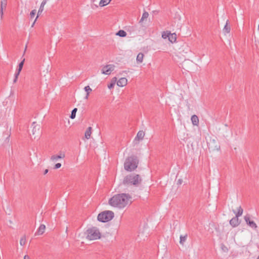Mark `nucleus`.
<instances>
[{
	"label": "nucleus",
	"mask_w": 259,
	"mask_h": 259,
	"mask_svg": "<svg viewBox=\"0 0 259 259\" xmlns=\"http://www.w3.org/2000/svg\"><path fill=\"white\" fill-rule=\"evenodd\" d=\"M132 197L128 194L121 193L115 195L109 200V204L115 207L121 209L132 203Z\"/></svg>",
	"instance_id": "obj_1"
},
{
	"label": "nucleus",
	"mask_w": 259,
	"mask_h": 259,
	"mask_svg": "<svg viewBox=\"0 0 259 259\" xmlns=\"http://www.w3.org/2000/svg\"><path fill=\"white\" fill-rule=\"evenodd\" d=\"M142 179L140 175L132 174L124 177L123 180V184L127 186H134L138 187L141 183Z\"/></svg>",
	"instance_id": "obj_2"
},
{
	"label": "nucleus",
	"mask_w": 259,
	"mask_h": 259,
	"mask_svg": "<svg viewBox=\"0 0 259 259\" xmlns=\"http://www.w3.org/2000/svg\"><path fill=\"white\" fill-rule=\"evenodd\" d=\"M138 164V160L136 157H129L126 159L124 162V169L127 171H132L137 167Z\"/></svg>",
	"instance_id": "obj_3"
},
{
	"label": "nucleus",
	"mask_w": 259,
	"mask_h": 259,
	"mask_svg": "<svg viewBox=\"0 0 259 259\" xmlns=\"http://www.w3.org/2000/svg\"><path fill=\"white\" fill-rule=\"evenodd\" d=\"M87 239L89 240H94L99 239L101 236L98 229L96 228L89 229L87 231Z\"/></svg>",
	"instance_id": "obj_4"
},
{
	"label": "nucleus",
	"mask_w": 259,
	"mask_h": 259,
	"mask_svg": "<svg viewBox=\"0 0 259 259\" xmlns=\"http://www.w3.org/2000/svg\"><path fill=\"white\" fill-rule=\"evenodd\" d=\"M113 217L114 213L112 211L107 210L98 214V220L101 222H107L111 220Z\"/></svg>",
	"instance_id": "obj_5"
},
{
	"label": "nucleus",
	"mask_w": 259,
	"mask_h": 259,
	"mask_svg": "<svg viewBox=\"0 0 259 259\" xmlns=\"http://www.w3.org/2000/svg\"><path fill=\"white\" fill-rule=\"evenodd\" d=\"M115 66L113 64H108L103 66L101 69L102 74L106 75H110L114 70Z\"/></svg>",
	"instance_id": "obj_6"
},
{
	"label": "nucleus",
	"mask_w": 259,
	"mask_h": 259,
	"mask_svg": "<svg viewBox=\"0 0 259 259\" xmlns=\"http://www.w3.org/2000/svg\"><path fill=\"white\" fill-rule=\"evenodd\" d=\"M244 220L246 222V223L250 227H251V228L253 229H256V228H257V226L256 225V224H255V223L253 221H251L250 220V216L249 214H246L244 216Z\"/></svg>",
	"instance_id": "obj_7"
},
{
	"label": "nucleus",
	"mask_w": 259,
	"mask_h": 259,
	"mask_svg": "<svg viewBox=\"0 0 259 259\" xmlns=\"http://www.w3.org/2000/svg\"><path fill=\"white\" fill-rule=\"evenodd\" d=\"M32 126H33V129L32 131V135H35L34 137V138L35 139L36 137H38L40 135V125L38 124H35V122H33L32 123Z\"/></svg>",
	"instance_id": "obj_8"
},
{
	"label": "nucleus",
	"mask_w": 259,
	"mask_h": 259,
	"mask_svg": "<svg viewBox=\"0 0 259 259\" xmlns=\"http://www.w3.org/2000/svg\"><path fill=\"white\" fill-rule=\"evenodd\" d=\"M11 135V128H7L6 131L3 133V137L4 139V144H8L10 141V137Z\"/></svg>",
	"instance_id": "obj_9"
},
{
	"label": "nucleus",
	"mask_w": 259,
	"mask_h": 259,
	"mask_svg": "<svg viewBox=\"0 0 259 259\" xmlns=\"http://www.w3.org/2000/svg\"><path fill=\"white\" fill-rule=\"evenodd\" d=\"M47 2V0H43L42 2H41V5H40V7H39V9L38 11L37 16L36 17L34 22L32 24V27L33 26V25L34 24V23H35L36 19L37 18L38 15H40L42 12V11H44V7H45V5L46 4Z\"/></svg>",
	"instance_id": "obj_10"
},
{
	"label": "nucleus",
	"mask_w": 259,
	"mask_h": 259,
	"mask_svg": "<svg viewBox=\"0 0 259 259\" xmlns=\"http://www.w3.org/2000/svg\"><path fill=\"white\" fill-rule=\"evenodd\" d=\"M127 83V79L125 77H121L117 81V85L120 87L125 86Z\"/></svg>",
	"instance_id": "obj_11"
},
{
	"label": "nucleus",
	"mask_w": 259,
	"mask_h": 259,
	"mask_svg": "<svg viewBox=\"0 0 259 259\" xmlns=\"http://www.w3.org/2000/svg\"><path fill=\"white\" fill-rule=\"evenodd\" d=\"M239 224L238 218L236 216L230 221V224L233 227L238 226Z\"/></svg>",
	"instance_id": "obj_12"
},
{
	"label": "nucleus",
	"mask_w": 259,
	"mask_h": 259,
	"mask_svg": "<svg viewBox=\"0 0 259 259\" xmlns=\"http://www.w3.org/2000/svg\"><path fill=\"white\" fill-rule=\"evenodd\" d=\"M46 226L44 224H41L39 226V228L37 230L35 233V235H42L45 231Z\"/></svg>",
	"instance_id": "obj_13"
},
{
	"label": "nucleus",
	"mask_w": 259,
	"mask_h": 259,
	"mask_svg": "<svg viewBox=\"0 0 259 259\" xmlns=\"http://www.w3.org/2000/svg\"><path fill=\"white\" fill-rule=\"evenodd\" d=\"M229 24V20H227L223 29V32L225 35L228 34L230 32L231 28Z\"/></svg>",
	"instance_id": "obj_14"
},
{
	"label": "nucleus",
	"mask_w": 259,
	"mask_h": 259,
	"mask_svg": "<svg viewBox=\"0 0 259 259\" xmlns=\"http://www.w3.org/2000/svg\"><path fill=\"white\" fill-rule=\"evenodd\" d=\"M145 136V133L143 131H140L137 134L136 137L135 138V140L140 141L143 139Z\"/></svg>",
	"instance_id": "obj_15"
},
{
	"label": "nucleus",
	"mask_w": 259,
	"mask_h": 259,
	"mask_svg": "<svg viewBox=\"0 0 259 259\" xmlns=\"http://www.w3.org/2000/svg\"><path fill=\"white\" fill-rule=\"evenodd\" d=\"M65 156V154L64 153H60V155H54L51 156V160L55 162L57 161L59 159L64 158Z\"/></svg>",
	"instance_id": "obj_16"
},
{
	"label": "nucleus",
	"mask_w": 259,
	"mask_h": 259,
	"mask_svg": "<svg viewBox=\"0 0 259 259\" xmlns=\"http://www.w3.org/2000/svg\"><path fill=\"white\" fill-rule=\"evenodd\" d=\"M191 120L192 124L194 125H198L199 124V118L196 115H193L191 116Z\"/></svg>",
	"instance_id": "obj_17"
},
{
	"label": "nucleus",
	"mask_w": 259,
	"mask_h": 259,
	"mask_svg": "<svg viewBox=\"0 0 259 259\" xmlns=\"http://www.w3.org/2000/svg\"><path fill=\"white\" fill-rule=\"evenodd\" d=\"M243 211V210L240 206L237 208V211L236 212L235 211L233 210L234 213H235V216L238 218L242 215Z\"/></svg>",
	"instance_id": "obj_18"
},
{
	"label": "nucleus",
	"mask_w": 259,
	"mask_h": 259,
	"mask_svg": "<svg viewBox=\"0 0 259 259\" xmlns=\"http://www.w3.org/2000/svg\"><path fill=\"white\" fill-rule=\"evenodd\" d=\"M168 39L171 42H175L177 39L176 34L175 33H171L170 32Z\"/></svg>",
	"instance_id": "obj_19"
},
{
	"label": "nucleus",
	"mask_w": 259,
	"mask_h": 259,
	"mask_svg": "<svg viewBox=\"0 0 259 259\" xmlns=\"http://www.w3.org/2000/svg\"><path fill=\"white\" fill-rule=\"evenodd\" d=\"M92 134V127H89L85 132L84 136L87 139H89Z\"/></svg>",
	"instance_id": "obj_20"
},
{
	"label": "nucleus",
	"mask_w": 259,
	"mask_h": 259,
	"mask_svg": "<svg viewBox=\"0 0 259 259\" xmlns=\"http://www.w3.org/2000/svg\"><path fill=\"white\" fill-rule=\"evenodd\" d=\"M149 16V14L148 12L144 11L142 14V16L141 19L139 21V23H142L145 19H146Z\"/></svg>",
	"instance_id": "obj_21"
},
{
	"label": "nucleus",
	"mask_w": 259,
	"mask_h": 259,
	"mask_svg": "<svg viewBox=\"0 0 259 259\" xmlns=\"http://www.w3.org/2000/svg\"><path fill=\"white\" fill-rule=\"evenodd\" d=\"M112 0H101L99 3V6L100 7H104L107 5Z\"/></svg>",
	"instance_id": "obj_22"
},
{
	"label": "nucleus",
	"mask_w": 259,
	"mask_h": 259,
	"mask_svg": "<svg viewBox=\"0 0 259 259\" xmlns=\"http://www.w3.org/2000/svg\"><path fill=\"white\" fill-rule=\"evenodd\" d=\"M126 32L123 30H119L116 34V35L120 37H125L126 36Z\"/></svg>",
	"instance_id": "obj_23"
},
{
	"label": "nucleus",
	"mask_w": 259,
	"mask_h": 259,
	"mask_svg": "<svg viewBox=\"0 0 259 259\" xmlns=\"http://www.w3.org/2000/svg\"><path fill=\"white\" fill-rule=\"evenodd\" d=\"M24 59H23V60L22 61H21L19 64V67H18V68L16 70V72H17V75H19L20 74V72H21L22 69V67L23 66V65H24Z\"/></svg>",
	"instance_id": "obj_24"
},
{
	"label": "nucleus",
	"mask_w": 259,
	"mask_h": 259,
	"mask_svg": "<svg viewBox=\"0 0 259 259\" xmlns=\"http://www.w3.org/2000/svg\"><path fill=\"white\" fill-rule=\"evenodd\" d=\"M187 238V235L186 234L184 236L181 235L180 237V243L183 245Z\"/></svg>",
	"instance_id": "obj_25"
},
{
	"label": "nucleus",
	"mask_w": 259,
	"mask_h": 259,
	"mask_svg": "<svg viewBox=\"0 0 259 259\" xmlns=\"http://www.w3.org/2000/svg\"><path fill=\"white\" fill-rule=\"evenodd\" d=\"M7 6V0H3L1 1V17L3 15V8H6Z\"/></svg>",
	"instance_id": "obj_26"
},
{
	"label": "nucleus",
	"mask_w": 259,
	"mask_h": 259,
	"mask_svg": "<svg viewBox=\"0 0 259 259\" xmlns=\"http://www.w3.org/2000/svg\"><path fill=\"white\" fill-rule=\"evenodd\" d=\"M144 55L142 53H139L137 56V61L142 63L143 60Z\"/></svg>",
	"instance_id": "obj_27"
},
{
	"label": "nucleus",
	"mask_w": 259,
	"mask_h": 259,
	"mask_svg": "<svg viewBox=\"0 0 259 259\" xmlns=\"http://www.w3.org/2000/svg\"><path fill=\"white\" fill-rule=\"evenodd\" d=\"M77 108H74L71 113V115L70 116V118L74 119L75 117L76 116V113L77 112Z\"/></svg>",
	"instance_id": "obj_28"
},
{
	"label": "nucleus",
	"mask_w": 259,
	"mask_h": 259,
	"mask_svg": "<svg viewBox=\"0 0 259 259\" xmlns=\"http://www.w3.org/2000/svg\"><path fill=\"white\" fill-rule=\"evenodd\" d=\"M26 242V237L25 236H23L20 240V244L21 246H24Z\"/></svg>",
	"instance_id": "obj_29"
},
{
	"label": "nucleus",
	"mask_w": 259,
	"mask_h": 259,
	"mask_svg": "<svg viewBox=\"0 0 259 259\" xmlns=\"http://www.w3.org/2000/svg\"><path fill=\"white\" fill-rule=\"evenodd\" d=\"M169 33L170 32L168 31L163 32L162 34V37L163 39L168 38Z\"/></svg>",
	"instance_id": "obj_30"
},
{
	"label": "nucleus",
	"mask_w": 259,
	"mask_h": 259,
	"mask_svg": "<svg viewBox=\"0 0 259 259\" xmlns=\"http://www.w3.org/2000/svg\"><path fill=\"white\" fill-rule=\"evenodd\" d=\"M84 90L85 92H87V93L90 94V93L92 91V89L90 87L89 85L85 86L84 88Z\"/></svg>",
	"instance_id": "obj_31"
},
{
	"label": "nucleus",
	"mask_w": 259,
	"mask_h": 259,
	"mask_svg": "<svg viewBox=\"0 0 259 259\" xmlns=\"http://www.w3.org/2000/svg\"><path fill=\"white\" fill-rule=\"evenodd\" d=\"M35 13H36L35 10H33L31 11V12H30V17L31 18L33 17L34 16V15H35Z\"/></svg>",
	"instance_id": "obj_32"
},
{
	"label": "nucleus",
	"mask_w": 259,
	"mask_h": 259,
	"mask_svg": "<svg viewBox=\"0 0 259 259\" xmlns=\"http://www.w3.org/2000/svg\"><path fill=\"white\" fill-rule=\"evenodd\" d=\"M61 166V164L60 163H58L55 164L54 168L55 169H58Z\"/></svg>",
	"instance_id": "obj_33"
},
{
	"label": "nucleus",
	"mask_w": 259,
	"mask_h": 259,
	"mask_svg": "<svg viewBox=\"0 0 259 259\" xmlns=\"http://www.w3.org/2000/svg\"><path fill=\"white\" fill-rule=\"evenodd\" d=\"M114 84H115L114 83H110L108 85V88L109 89L113 88L114 87Z\"/></svg>",
	"instance_id": "obj_34"
},
{
	"label": "nucleus",
	"mask_w": 259,
	"mask_h": 259,
	"mask_svg": "<svg viewBox=\"0 0 259 259\" xmlns=\"http://www.w3.org/2000/svg\"><path fill=\"white\" fill-rule=\"evenodd\" d=\"M18 76L19 75H17V72H16V73H15V78L13 80L14 82H16L17 81Z\"/></svg>",
	"instance_id": "obj_35"
},
{
	"label": "nucleus",
	"mask_w": 259,
	"mask_h": 259,
	"mask_svg": "<svg viewBox=\"0 0 259 259\" xmlns=\"http://www.w3.org/2000/svg\"><path fill=\"white\" fill-rule=\"evenodd\" d=\"M98 5H96V4H93L91 6V7L92 9H95V8H98Z\"/></svg>",
	"instance_id": "obj_36"
},
{
	"label": "nucleus",
	"mask_w": 259,
	"mask_h": 259,
	"mask_svg": "<svg viewBox=\"0 0 259 259\" xmlns=\"http://www.w3.org/2000/svg\"><path fill=\"white\" fill-rule=\"evenodd\" d=\"M24 259H30V257L28 255H25L24 256Z\"/></svg>",
	"instance_id": "obj_37"
},
{
	"label": "nucleus",
	"mask_w": 259,
	"mask_h": 259,
	"mask_svg": "<svg viewBox=\"0 0 259 259\" xmlns=\"http://www.w3.org/2000/svg\"><path fill=\"white\" fill-rule=\"evenodd\" d=\"M222 249L224 250V251H227L228 249L226 247H225V246H222Z\"/></svg>",
	"instance_id": "obj_38"
},
{
	"label": "nucleus",
	"mask_w": 259,
	"mask_h": 259,
	"mask_svg": "<svg viewBox=\"0 0 259 259\" xmlns=\"http://www.w3.org/2000/svg\"><path fill=\"white\" fill-rule=\"evenodd\" d=\"M89 93H87L86 96H85V99H88V97H89Z\"/></svg>",
	"instance_id": "obj_39"
},
{
	"label": "nucleus",
	"mask_w": 259,
	"mask_h": 259,
	"mask_svg": "<svg viewBox=\"0 0 259 259\" xmlns=\"http://www.w3.org/2000/svg\"><path fill=\"white\" fill-rule=\"evenodd\" d=\"M48 169H46L44 171V174L46 175L48 173Z\"/></svg>",
	"instance_id": "obj_40"
},
{
	"label": "nucleus",
	"mask_w": 259,
	"mask_h": 259,
	"mask_svg": "<svg viewBox=\"0 0 259 259\" xmlns=\"http://www.w3.org/2000/svg\"><path fill=\"white\" fill-rule=\"evenodd\" d=\"M215 149L216 150H219L220 149V146H215Z\"/></svg>",
	"instance_id": "obj_41"
},
{
	"label": "nucleus",
	"mask_w": 259,
	"mask_h": 259,
	"mask_svg": "<svg viewBox=\"0 0 259 259\" xmlns=\"http://www.w3.org/2000/svg\"><path fill=\"white\" fill-rule=\"evenodd\" d=\"M182 181L181 180H179L178 182H179V184H181L182 183Z\"/></svg>",
	"instance_id": "obj_42"
},
{
	"label": "nucleus",
	"mask_w": 259,
	"mask_h": 259,
	"mask_svg": "<svg viewBox=\"0 0 259 259\" xmlns=\"http://www.w3.org/2000/svg\"><path fill=\"white\" fill-rule=\"evenodd\" d=\"M91 1L92 3H94L96 1V0H91Z\"/></svg>",
	"instance_id": "obj_43"
},
{
	"label": "nucleus",
	"mask_w": 259,
	"mask_h": 259,
	"mask_svg": "<svg viewBox=\"0 0 259 259\" xmlns=\"http://www.w3.org/2000/svg\"><path fill=\"white\" fill-rule=\"evenodd\" d=\"M136 26L133 27H132V29H133V30H135V29H136Z\"/></svg>",
	"instance_id": "obj_44"
},
{
	"label": "nucleus",
	"mask_w": 259,
	"mask_h": 259,
	"mask_svg": "<svg viewBox=\"0 0 259 259\" xmlns=\"http://www.w3.org/2000/svg\"><path fill=\"white\" fill-rule=\"evenodd\" d=\"M258 30L259 31V24H258Z\"/></svg>",
	"instance_id": "obj_45"
},
{
	"label": "nucleus",
	"mask_w": 259,
	"mask_h": 259,
	"mask_svg": "<svg viewBox=\"0 0 259 259\" xmlns=\"http://www.w3.org/2000/svg\"><path fill=\"white\" fill-rule=\"evenodd\" d=\"M257 259H259V256H258L257 258Z\"/></svg>",
	"instance_id": "obj_46"
}]
</instances>
